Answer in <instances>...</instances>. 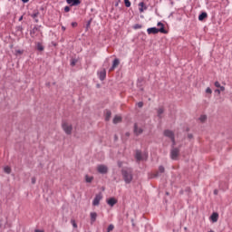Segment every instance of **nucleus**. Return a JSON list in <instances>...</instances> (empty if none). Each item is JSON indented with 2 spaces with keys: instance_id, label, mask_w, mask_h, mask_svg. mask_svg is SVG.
Masks as SVG:
<instances>
[{
  "instance_id": "603ef678",
  "label": "nucleus",
  "mask_w": 232,
  "mask_h": 232,
  "mask_svg": "<svg viewBox=\"0 0 232 232\" xmlns=\"http://www.w3.org/2000/svg\"><path fill=\"white\" fill-rule=\"evenodd\" d=\"M19 21H23V16H21V17L19 18Z\"/></svg>"
},
{
  "instance_id": "e433bc0d",
  "label": "nucleus",
  "mask_w": 232,
  "mask_h": 232,
  "mask_svg": "<svg viewBox=\"0 0 232 232\" xmlns=\"http://www.w3.org/2000/svg\"><path fill=\"white\" fill-rule=\"evenodd\" d=\"M158 26H160V28H164V24H162L161 22H159Z\"/></svg>"
},
{
  "instance_id": "ea45409f",
  "label": "nucleus",
  "mask_w": 232,
  "mask_h": 232,
  "mask_svg": "<svg viewBox=\"0 0 232 232\" xmlns=\"http://www.w3.org/2000/svg\"><path fill=\"white\" fill-rule=\"evenodd\" d=\"M64 12H70V6H65L64 7Z\"/></svg>"
},
{
  "instance_id": "f257e3e1",
  "label": "nucleus",
  "mask_w": 232,
  "mask_h": 232,
  "mask_svg": "<svg viewBox=\"0 0 232 232\" xmlns=\"http://www.w3.org/2000/svg\"><path fill=\"white\" fill-rule=\"evenodd\" d=\"M121 175L126 184H130L131 180H133V169H121Z\"/></svg>"
},
{
  "instance_id": "72a5a7b5",
  "label": "nucleus",
  "mask_w": 232,
  "mask_h": 232,
  "mask_svg": "<svg viewBox=\"0 0 232 232\" xmlns=\"http://www.w3.org/2000/svg\"><path fill=\"white\" fill-rule=\"evenodd\" d=\"M113 228H114L113 225H110L108 227V231L107 232L113 231Z\"/></svg>"
},
{
  "instance_id": "5fc2aeb1",
  "label": "nucleus",
  "mask_w": 232,
  "mask_h": 232,
  "mask_svg": "<svg viewBox=\"0 0 232 232\" xmlns=\"http://www.w3.org/2000/svg\"><path fill=\"white\" fill-rule=\"evenodd\" d=\"M166 195H169V192H166Z\"/></svg>"
},
{
  "instance_id": "4468645a",
  "label": "nucleus",
  "mask_w": 232,
  "mask_h": 232,
  "mask_svg": "<svg viewBox=\"0 0 232 232\" xmlns=\"http://www.w3.org/2000/svg\"><path fill=\"white\" fill-rule=\"evenodd\" d=\"M120 62L119 59H115L112 63V66L111 67L109 72H113V70H115V68H117V66H119Z\"/></svg>"
},
{
  "instance_id": "49530a36",
  "label": "nucleus",
  "mask_w": 232,
  "mask_h": 232,
  "mask_svg": "<svg viewBox=\"0 0 232 232\" xmlns=\"http://www.w3.org/2000/svg\"><path fill=\"white\" fill-rule=\"evenodd\" d=\"M72 26H77V23L75 22L72 23Z\"/></svg>"
},
{
  "instance_id": "864d4df0",
  "label": "nucleus",
  "mask_w": 232,
  "mask_h": 232,
  "mask_svg": "<svg viewBox=\"0 0 232 232\" xmlns=\"http://www.w3.org/2000/svg\"><path fill=\"white\" fill-rule=\"evenodd\" d=\"M35 23H39V20H38V19H36V20H35Z\"/></svg>"
},
{
  "instance_id": "39448f33",
  "label": "nucleus",
  "mask_w": 232,
  "mask_h": 232,
  "mask_svg": "<svg viewBox=\"0 0 232 232\" xmlns=\"http://www.w3.org/2000/svg\"><path fill=\"white\" fill-rule=\"evenodd\" d=\"M135 159L137 162H140V160H148V154L142 153L140 150H136Z\"/></svg>"
},
{
  "instance_id": "c03bdc74",
  "label": "nucleus",
  "mask_w": 232,
  "mask_h": 232,
  "mask_svg": "<svg viewBox=\"0 0 232 232\" xmlns=\"http://www.w3.org/2000/svg\"><path fill=\"white\" fill-rule=\"evenodd\" d=\"M188 139L189 140L193 139V134H188Z\"/></svg>"
},
{
  "instance_id": "b1692460",
  "label": "nucleus",
  "mask_w": 232,
  "mask_h": 232,
  "mask_svg": "<svg viewBox=\"0 0 232 232\" xmlns=\"http://www.w3.org/2000/svg\"><path fill=\"white\" fill-rule=\"evenodd\" d=\"M93 181V177H90L88 175L85 176V182L92 183Z\"/></svg>"
},
{
  "instance_id": "1a4fd4ad",
  "label": "nucleus",
  "mask_w": 232,
  "mask_h": 232,
  "mask_svg": "<svg viewBox=\"0 0 232 232\" xmlns=\"http://www.w3.org/2000/svg\"><path fill=\"white\" fill-rule=\"evenodd\" d=\"M144 132V130L142 128H139V125L137 123L134 124V134L139 137V135H142Z\"/></svg>"
},
{
  "instance_id": "bb28decb",
  "label": "nucleus",
  "mask_w": 232,
  "mask_h": 232,
  "mask_svg": "<svg viewBox=\"0 0 232 232\" xmlns=\"http://www.w3.org/2000/svg\"><path fill=\"white\" fill-rule=\"evenodd\" d=\"M37 50H39V52H43V50H44V47L43 46V44H37Z\"/></svg>"
},
{
  "instance_id": "a18cd8bd",
  "label": "nucleus",
  "mask_w": 232,
  "mask_h": 232,
  "mask_svg": "<svg viewBox=\"0 0 232 232\" xmlns=\"http://www.w3.org/2000/svg\"><path fill=\"white\" fill-rule=\"evenodd\" d=\"M220 92H221V91H220L219 89H217V90L215 91V92H216V93H218V95H220Z\"/></svg>"
},
{
  "instance_id": "7c9ffc66",
  "label": "nucleus",
  "mask_w": 232,
  "mask_h": 232,
  "mask_svg": "<svg viewBox=\"0 0 232 232\" xmlns=\"http://www.w3.org/2000/svg\"><path fill=\"white\" fill-rule=\"evenodd\" d=\"M77 64V59H72L71 62V65L75 66Z\"/></svg>"
},
{
  "instance_id": "393cba45",
  "label": "nucleus",
  "mask_w": 232,
  "mask_h": 232,
  "mask_svg": "<svg viewBox=\"0 0 232 232\" xmlns=\"http://www.w3.org/2000/svg\"><path fill=\"white\" fill-rule=\"evenodd\" d=\"M199 121H200V122H204L205 121H208V116H206V115H201V116L199 117Z\"/></svg>"
},
{
  "instance_id": "2f4dec72",
  "label": "nucleus",
  "mask_w": 232,
  "mask_h": 232,
  "mask_svg": "<svg viewBox=\"0 0 232 232\" xmlns=\"http://www.w3.org/2000/svg\"><path fill=\"white\" fill-rule=\"evenodd\" d=\"M39 15V12H36L33 14H31V17H33V19H35V17H37Z\"/></svg>"
},
{
  "instance_id": "cd10ccee",
  "label": "nucleus",
  "mask_w": 232,
  "mask_h": 232,
  "mask_svg": "<svg viewBox=\"0 0 232 232\" xmlns=\"http://www.w3.org/2000/svg\"><path fill=\"white\" fill-rule=\"evenodd\" d=\"M133 28H134V30H139L140 28H142V25L136 24H134Z\"/></svg>"
},
{
  "instance_id": "de8ad7c7",
  "label": "nucleus",
  "mask_w": 232,
  "mask_h": 232,
  "mask_svg": "<svg viewBox=\"0 0 232 232\" xmlns=\"http://www.w3.org/2000/svg\"><path fill=\"white\" fill-rule=\"evenodd\" d=\"M215 195H218V190H214Z\"/></svg>"
},
{
  "instance_id": "c85d7f7f",
  "label": "nucleus",
  "mask_w": 232,
  "mask_h": 232,
  "mask_svg": "<svg viewBox=\"0 0 232 232\" xmlns=\"http://www.w3.org/2000/svg\"><path fill=\"white\" fill-rule=\"evenodd\" d=\"M170 140L172 142L171 148H177V147H175V146H177V141L175 140V138Z\"/></svg>"
},
{
  "instance_id": "a19ab883",
  "label": "nucleus",
  "mask_w": 232,
  "mask_h": 232,
  "mask_svg": "<svg viewBox=\"0 0 232 232\" xmlns=\"http://www.w3.org/2000/svg\"><path fill=\"white\" fill-rule=\"evenodd\" d=\"M17 53H18L19 55H21V54H23V51L17 50V51H16V55H17Z\"/></svg>"
},
{
  "instance_id": "f3484780",
  "label": "nucleus",
  "mask_w": 232,
  "mask_h": 232,
  "mask_svg": "<svg viewBox=\"0 0 232 232\" xmlns=\"http://www.w3.org/2000/svg\"><path fill=\"white\" fill-rule=\"evenodd\" d=\"M165 171V169H164V166H160L159 167V171L156 172L153 177H159L160 175V173H164Z\"/></svg>"
},
{
  "instance_id": "7ed1b4c3",
  "label": "nucleus",
  "mask_w": 232,
  "mask_h": 232,
  "mask_svg": "<svg viewBox=\"0 0 232 232\" xmlns=\"http://www.w3.org/2000/svg\"><path fill=\"white\" fill-rule=\"evenodd\" d=\"M179 157H180V149L179 148H171L170 159L172 160H179Z\"/></svg>"
},
{
  "instance_id": "412c9836",
  "label": "nucleus",
  "mask_w": 232,
  "mask_h": 232,
  "mask_svg": "<svg viewBox=\"0 0 232 232\" xmlns=\"http://www.w3.org/2000/svg\"><path fill=\"white\" fill-rule=\"evenodd\" d=\"M110 119H111V111H106L105 121H110Z\"/></svg>"
},
{
  "instance_id": "79ce46f5",
  "label": "nucleus",
  "mask_w": 232,
  "mask_h": 232,
  "mask_svg": "<svg viewBox=\"0 0 232 232\" xmlns=\"http://www.w3.org/2000/svg\"><path fill=\"white\" fill-rule=\"evenodd\" d=\"M90 24H92V20H89L87 23V28H90Z\"/></svg>"
},
{
  "instance_id": "f8f14e48",
  "label": "nucleus",
  "mask_w": 232,
  "mask_h": 232,
  "mask_svg": "<svg viewBox=\"0 0 232 232\" xmlns=\"http://www.w3.org/2000/svg\"><path fill=\"white\" fill-rule=\"evenodd\" d=\"M159 119H162V113H164V107H159L156 109Z\"/></svg>"
},
{
  "instance_id": "9b49d317",
  "label": "nucleus",
  "mask_w": 232,
  "mask_h": 232,
  "mask_svg": "<svg viewBox=\"0 0 232 232\" xmlns=\"http://www.w3.org/2000/svg\"><path fill=\"white\" fill-rule=\"evenodd\" d=\"M98 75L100 80L104 81V79H106V69H103L102 71L98 72Z\"/></svg>"
},
{
  "instance_id": "a211bd4d",
  "label": "nucleus",
  "mask_w": 232,
  "mask_h": 232,
  "mask_svg": "<svg viewBox=\"0 0 232 232\" xmlns=\"http://www.w3.org/2000/svg\"><path fill=\"white\" fill-rule=\"evenodd\" d=\"M119 122H122V117L115 116L113 119V124H119Z\"/></svg>"
},
{
  "instance_id": "f03ea898",
  "label": "nucleus",
  "mask_w": 232,
  "mask_h": 232,
  "mask_svg": "<svg viewBox=\"0 0 232 232\" xmlns=\"http://www.w3.org/2000/svg\"><path fill=\"white\" fill-rule=\"evenodd\" d=\"M62 128L66 135H72V131H73V126L71 123L63 121Z\"/></svg>"
},
{
  "instance_id": "6e6d98bb",
  "label": "nucleus",
  "mask_w": 232,
  "mask_h": 232,
  "mask_svg": "<svg viewBox=\"0 0 232 232\" xmlns=\"http://www.w3.org/2000/svg\"><path fill=\"white\" fill-rule=\"evenodd\" d=\"M209 232H215V231H213V230H210Z\"/></svg>"
},
{
  "instance_id": "aec40b11",
  "label": "nucleus",
  "mask_w": 232,
  "mask_h": 232,
  "mask_svg": "<svg viewBox=\"0 0 232 232\" xmlns=\"http://www.w3.org/2000/svg\"><path fill=\"white\" fill-rule=\"evenodd\" d=\"M206 17H208V13H201L198 16V20L204 21V19H206Z\"/></svg>"
},
{
  "instance_id": "a878e982",
  "label": "nucleus",
  "mask_w": 232,
  "mask_h": 232,
  "mask_svg": "<svg viewBox=\"0 0 232 232\" xmlns=\"http://www.w3.org/2000/svg\"><path fill=\"white\" fill-rule=\"evenodd\" d=\"M124 3L127 8H130V6H131V2H130V0H124Z\"/></svg>"
},
{
  "instance_id": "6e6552de",
  "label": "nucleus",
  "mask_w": 232,
  "mask_h": 232,
  "mask_svg": "<svg viewBox=\"0 0 232 232\" xmlns=\"http://www.w3.org/2000/svg\"><path fill=\"white\" fill-rule=\"evenodd\" d=\"M163 135L165 137H168V139H170V140L175 139V133L172 130H164Z\"/></svg>"
},
{
  "instance_id": "423d86ee",
  "label": "nucleus",
  "mask_w": 232,
  "mask_h": 232,
  "mask_svg": "<svg viewBox=\"0 0 232 232\" xmlns=\"http://www.w3.org/2000/svg\"><path fill=\"white\" fill-rule=\"evenodd\" d=\"M97 171H98V173H101L102 175H106V173H108V166H106V165H98L97 166Z\"/></svg>"
},
{
  "instance_id": "4be33fe9",
  "label": "nucleus",
  "mask_w": 232,
  "mask_h": 232,
  "mask_svg": "<svg viewBox=\"0 0 232 232\" xmlns=\"http://www.w3.org/2000/svg\"><path fill=\"white\" fill-rule=\"evenodd\" d=\"M4 171L5 173H7V175H10V173H12V169L9 166H5Z\"/></svg>"
},
{
  "instance_id": "37998d69",
  "label": "nucleus",
  "mask_w": 232,
  "mask_h": 232,
  "mask_svg": "<svg viewBox=\"0 0 232 232\" xmlns=\"http://www.w3.org/2000/svg\"><path fill=\"white\" fill-rule=\"evenodd\" d=\"M119 168H122V161H118Z\"/></svg>"
},
{
  "instance_id": "2eb2a0df",
  "label": "nucleus",
  "mask_w": 232,
  "mask_h": 232,
  "mask_svg": "<svg viewBox=\"0 0 232 232\" xmlns=\"http://www.w3.org/2000/svg\"><path fill=\"white\" fill-rule=\"evenodd\" d=\"M210 220L212 222H218V213L214 212L211 216H210Z\"/></svg>"
},
{
  "instance_id": "20e7f679",
  "label": "nucleus",
  "mask_w": 232,
  "mask_h": 232,
  "mask_svg": "<svg viewBox=\"0 0 232 232\" xmlns=\"http://www.w3.org/2000/svg\"><path fill=\"white\" fill-rule=\"evenodd\" d=\"M159 32L160 34H168V31H166V29H164L163 27L160 29H158L157 27H151L147 29V33L149 34V35H151V34H159Z\"/></svg>"
},
{
  "instance_id": "9d476101",
  "label": "nucleus",
  "mask_w": 232,
  "mask_h": 232,
  "mask_svg": "<svg viewBox=\"0 0 232 232\" xmlns=\"http://www.w3.org/2000/svg\"><path fill=\"white\" fill-rule=\"evenodd\" d=\"M68 5H71V6H77L81 3V0H66Z\"/></svg>"
},
{
  "instance_id": "4c0bfd02",
  "label": "nucleus",
  "mask_w": 232,
  "mask_h": 232,
  "mask_svg": "<svg viewBox=\"0 0 232 232\" xmlns=\"http://www.w3.org/2000/svg\"><path fill=\"white\" fill-rule=\"evenodd\" d=\"M31 182H32V184H35V182H36L35 177H33L31 179Z\"/></svg>"
},
{
  "instance_id": "8fccbe9b",
  "label": "nucleus",
  "mask_w": 232,
  "mask_h": 232,
  "mask_svg": "<svg viewBox=\"0 0 232 232\" xmlns=\"http://www.w3.org/2000/svg\"><path fill=\"white\" fill-rule=\"evenodd\" d=\"M34 232H44V231L36 229Z\"/></svg>"
},
{
  "instance_id": "5701e85b",
  "label": "nucleus",
  "mask_w": 232,
  "mask_h": 232,
  "mask_svg": "<svg viewBox=\"0 0 232 232\" xmlns=\"http://www.w3.org/2000/svg\"><path fill=\"white\" fill-rule=\"evenodd\" d=\"M38 32L39 29L37 27L33 28V30L31 31L32 37H35V34H37Z\"/></svg>"
},
{
  "instance_id": "f704fd0d",
  "label": "nucleus",
  "mask_w": 232,
  "mask_h": 232,
  "mask_svg": "<svg viewBox=\"0 0 232 232\" xmlns=\"http://www.w3.org/2000/svg\"><path fill=\"white\" fill-rule=\"evenodd\" d=\"M137 105H138L139 108H142V106H144V102H139L137 103Z\"/></svg>"
},
{
  "instance_id": "58836bf2",
  "label": "nucleus",
  "mask_w": 232,
  "mask_h": 232,
  "mask_svg": "<svg viewBox=\"0 0 232 232\" xmlns=\"http://www.w3.org/2000/svg\"><path fill=\"white\" fill-rule=\"evenodd\" d=\"M219 91H220V92H225V91H226V87H224V86L221 85V87H219Z\"/></svg>"
},
{
  "instance_id": "ddd939ff",
  "label": "nucleus",
  "mask_w": 232,
  "mask_h": 232,
  "mask_svg": "<svg viewBox=\"0 0 232 232\" xmlns=\"http://www.w3.org/2000/svg\"><path fill=\"white\" fill-rule=\"evenodd\" d=\"M107 204L111 206V208H113V206L117 204V199H115V198H111L107 200Z\"/></svg>"
},
{
  "instance_id": "473e14b6",
  "label": "nucleus",
  "mask_w": 232,
  "mask_h": 232,
  "mask_svg": "<svg viewBox=\"0 0 232 232\" xmlns=\"http://www.w3.org/2000/svg\"><path fill=\"white\" fill-rule=\"evenodd\" d=\"M71 223L72 224L73 227L77 228V223L74 221V219H72Z\"/></svg>"
},
{
  "instance_id": "6ab92c4d",
  "label": "nucleus",
  "mask_w": 232,
  "mask_h": 232,
  "mask_svg": "<svg viewBox=\"0 0 232 232\" xmlns=\"http://www.w3.org/2000/svg\"><path fill=\"white\" fill-rule=\"evenodd\" d=\"M139 6H140V13H142V12H144V10L148 9V7H146V5H144V2L140 3Z\"/></svg>"
},
{
  "instance_id": "c9c22d12",
  "label": "nucleus",
  "mask_w": 232,
  "mask_h": 232,
  "mask_svg": "<svg viewBox=\"0 0 232 232\" xmlns=\"http://www.w3.org/2000/svg\"><path fill=\"white\" fill-rule=\"evenodd\" d=\"M214 84H215L216 88H220L221 87L220 82H215Z\"/></svg>"
},
{
  "instance_id": "0eeeda50",
  "label": "nucleus",
  "mask_w": 232,
  "mask_h": 232,
  "mask_svg": "<svg viewBox=\"0 0 232 232\" xmlns=\"http://www.w3.org/2000/svg\"><path fill=\"white\" fill-rule=\"evenodd\" d=\"M101 200H102V192L96 194V196L92 201V206H99Z\"/></svg>"
},
{
  "instance_id": "c756f323",
  "label": "nucleus",
  "mask_w": 232,
  "mask_h": 232,
  "mask_svg": "<svg viewBox=\"0 0 232 232\" xmlns=\"http://www.w3.org/2000/svg\"><path fill=\"white\" fill-rule=\"evenodd\" d=\"M206 93H208L209 95H211V93H213V91H211V88L208 87L206 89Z\"/></svg>"
},
{
  "instance_id": "3c124183",
  "label": "nucleus",
  "mask_w": 232,
  "mask_h": 232,
  "mask_svg": "<svg viewBox=\"0 0 232 232\" xmlns=\"http://www.w3.org/2000/svg\"><path fill=\"white\" fill-rule=\"evenodd\" d=\"M62 30H63V31L66 30V27L63 26V27H62Z\"/></svg>"
},
{
  "instance_id": "09e8293b",
  "label": "nucleus",
  "mask_w": 232,
  "mask_h": 232,
  "mask_svg": "<svg viewBox=\"0 0 232 232\" xmlns=\"http://www.w3.org/2000/svg\"><path fill=\"white\" fill-rule=\"evenodd\" d=\"M30 0H22L23 3H28Z\"/></svg>"
},
{
  "instance_id": "dca6fc26",
  "label": "nucleus",
  "mask_w": 232,
  "mask_h": 232,
  "mask_svg": "<svg viewBox=\"0 0 232 232\" xmlns=\"http://www.w3.org/2000/svg\"><path fill=\"white\" fill-rule=\"evenodd\" d=\"M91 224H93L95 220H97V213L96 212H91Z\"/></svg>"
}]
</instances>
